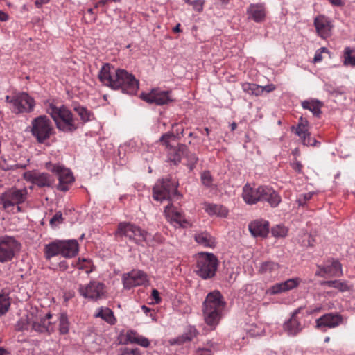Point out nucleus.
I'll use <instances>...</instances> for the list:
<instances>
[{"label":"nucleus","mask_w":355,"mask_h":355,"mask_svg":"<svg viewBox=\"0 0 355 355\" xmlns=\"http://www.w3.org/2000/svg\"><path fill=\"white\" fill-rule=\"evenodd\" d=\"M78 292L84 298L92 300H98L105 296L106 286L101 282L92 280L87 284H80L78 287Z\"/></svg>","instance_id":"10"},{"label":"nucleus","mask_w":355,"mask_h":355,"mask_svg":"<svg viewBox=\"0 0 355 355\" xmlns=\"http://www.w3.org/2000/svg\"><path fill=\"white\" fill-rule=\"evenodd\" d=\"M118 69L108 63L104 64L98 75L100 81L104 85L115 89Z\"/></svg>","instance_id":"15"},{"label":"nucleus","mask_w":355,"mask_h":355,"mask_svg":"<svg viewBox=\"0 0 355 355\" xmlns=\"http://www.w3.org/2000/svg\"><path fill=\"white\" fill-rule=\"evenodd\" d=\"M173 137H174V135L172 133H166L161 137L159 140L168 147L169 146V139Z\"/></svg>","instance_id":"55"},{"label":"nucleus","mask_w":355,"mask_h":355,"mask_svg":"<svg viewBox=\"0 0 355 355\" xmlns=\"http://www.w3.org/2000/svg\"><path fill=\"white\" fill-rule=\"evenodd\" d=\"M23 178L28 182H32L40 187H50L53 183L51 176L45 173H39L34 171H28L23 174Z\"/></svg>","instance_id":"16"},{"label":"nucleus","mask_w":355,"mask_h":355,"mask_svg":"<svg viewBox=\"0 0 355 355\" xmlns=\"http://www.w3.org/2000/svg\"><path fill=\"white\" fill-rule=\"evenodd\" d=\"M198 353L200 355H211V350L209 348H199Z\"/></svg>","instance_id":"59"},{"label":"nucleus","mask_w":355,"mask_h":355,"mask_svg":"<svg viewBox=\"0 0 355 355\" xmlns=\"http://www.w3.org/2000/svg\"><path fill=\"white\" fill-rule=\"evenodd\" d=\"M29 327V322L27 319L21 318L16 324L15 328L18 331H24L28 329Z\"/></svg>","instance_id":"48"},{"label":"nucleus","mask_w":355,"mask_h":355,"mask_svg":"<svg viewBox=\"0 0 355 355\" xmlns=\"http://www.w3.org/2000/svg\"><path fill=\"white\" fill-rule=\"evenodd\" d=\"M74 110L76 112L83 122H87L90 120L92 113L86 107L82 106H76L74 107Z\"/></svg>","instance_id":"40"},{"label":"nucleus","mask_w":355,"mask_h":355,"mask_svg":"<svg viewBox=\"0 0 355 355\" xmlns=\"http://www.w3.org/2000/svg\"><path fill=\"white\" fill-rule=\"evenodd\" d=\"M205 0H193L191 6L194 10L201 12L203 10Z\"/></svg>","instance_id":"50"},{"label":"nucleus","mask_w":355,"mask_h":355,"mask_svg":"<svg viewBox=\"0 0 355 355\" xmlns=\"http://www.w3.org/2000/svg\"><path fill=\"white\" fill-rule=\"evenodd\" d=\"M8 15L0 10V21H5L8 20Z\"/></svg>","instance_id":"61"},{"label":"nucleus","mask_w":355,"mask_h":355,"mask_svg":"<svg viewBox=\"0 0 355 355\" xmlns=\"http://www.w3.org/2000/svg\"><path fill=\"white\" fill-rule=\"evenodd\" d=\"M225 302L218 291H214L207 294L203 303V315L207 324L215 327L220 320Z\"/></svg>","instance_id":"2"},{"label":"nucleus","mask_w":355,"mask_h":355,"mask_svg":"<svg viewBox=\"0 0 355 355\" xmlns=\"http://www.w3.org/2000/svg\"><path fill=\"white\" fill-rule=\"evenodd\" d=\"M189 155V149L187 146L180 144L176 148L171 149L169 153V159L175 164L180 162L182 157Z\"/></svg>","instance_id":"29"},{"label":"nucleus","mask_w":355,"mask_h":355,"mask_svg":"<svg viewBox=\"0 0 355 355\" xmlns=\"http://www.w3.org/2000/svg\"><path fill=\"white\" fill-rule=\"evenodd\" d=\"M205 209L206 212L211 216L216 215L218 216L225 217L228 214V211L226 207L220 205L206 204Z\"/></svg>","instance_id":"34"},{"label":"nucleus","mask_w":355,"mask_h":355,"mask_svg":"<svg viewBox=\"0 0 355 355\" xmlns=\"http://www.w3.org/2000/svg\"><path fill=\"white\" fill-rule=\"evenodd\" d=\"M279 268V266L277 263L271 261H267L261 263L259 271L261 274H271L277 271Z\"/></svg>","instance_id":"37"},{"label":"nucleus","mask_w":355,"mask_h":355,"mask_svg":"<svg viewBox=\"0 0 355 355\" xmlns=\"http://www.w3.org/2000/svg\"><path fill=\"white\" fill-rule=\"evenodd\" d=\"M198 335V331L194 327H189L186 331L181 336L172 338L168 340L171 345H182L184 343L189 342Z\"/></svg>","instance_id":"27"},{"label":"nucleus","mask_w":355,"mask_h":355,"mask_svg":"<svg viewBox=\"0 0 355 355\" xmlns=\"http://www.w3.org/2000/svg\"><path fill=\"white\" fill-rule=\"evenodd\" d=\"M314 24L317 32L323 38L329 35L331 24L329 20L324 16H319L314 20Z\"/></svg>","instance_id":"26"},{"label":"nucleus","mask_w":355,"mask_h":355,"mask_svg":"<svg viewBox=\"0 0 355 355\" xmlns=\"http://www.w3.org/2000/svg\"><path fill=\"white\" fill-rule=\"evenodd\" d=\"M248 19H252L257 23L264 21L266 17V11L261 3H252L247 9Z\"/></svg>","instance_id":"22"},{"label":"nucleus","mask_w":355,"mask_h":355,"mask_svg":"<svg viewBox=\"0 0 355 355\" xmlns=\"http://www.w3.org/2000/svg\"><path fill=\"white\" fill-rule=\"evenodd\" d=\"M315 275L320 277H340L343 275L341 264L337 260L327 261L323 266H318Z\"/></svg>","instance_id":"19"},{"label":"nucleus","mask_w":355,"mask_h":355,"mask_svg":"<svg viewBox=\"0 0 355 355\" xmlns=\"http://www.w3.org/2000/svg\"><path fill=\"white\" fill-rule=\"evenodd\" d=\"M312 195L313 194L311 193H307L300 196L297 200L299 205H304L307 200H309L311 198Z\"/></svg>","instance_id":"51"},{"label":"nucleus","mask_w":355,"mask_h":355,"mask_svg":"<svg viewBox=\"0 0 355 355\" xmlns=\"http://www.w3.org/2000/svg\"><path fill=\"white\" fill-rule=\"evenodd\" d=\"M355 51L354 49L346 47L344 51V64L345 65H351L355 67V57L352 56V53Z\"/></svg>","instance_id":"39"},{"label":"nucleus","mask_w":355,"mask_h":355,"mask_svg":"<svg viewBox=\"0 0 355 355\" xmlns=\"http://www.w3.org/2000/svg\"><path fill=\"white\" fill-rule=\"evenodd\" d=\"M52 171L58 176L59 183L58 189L62 191H67L69 189V184H71L74 180L70 170L60 165H54Z\"/></svg>","instance_id":"17"},{"label":"nucleus","mask_w":355,"mask_h":355,"mask_svg":"<svg viewBox=\"0 0 355 355\" xmlns=\"http://www.w3.org/2000/svg\"><path fill=\"white\" fill-rule=\"evenodd\" d=\"M333 288H336L340 292H345L350 289L347 283L342 280H334V285Z\"/></svg>","instance_id":"44"},{"label":"nucleus","mask_w":355,"mask_h":355,"mask_svg":"<svg viewBox=\"0 0 355 355\" xmlns=\"http://www.w3.org/2000/svg\"><path fill=\"white\" fill-rule=\"evenodd\" d=\"M77 267L80 270H85L86 273L89 274L94 270V266L91 261L86 259H79L77 262Z\"/></svg>","instance_id":"41"},{"label":"nucleus","mask_w":355,"mask_h":355,"mask_svg":"<svg viewBox=\"0 0 355 355\" xmlns=\"http://www.w3.org/2000/svg\"><path fill=\"white\" fill-rule=\"evenodd\" d=\"M116 234L119 236H125L137 244H141L146 240L147 236V232L139 227L125 222L119 224Z\"/></svg>","instance_id":"9"},{"label":"nucleus","mask_w":355,"mask_h":355,"mask_svg":"<svg viewBox=\"0 0 355 355\" xmlns=\"http://www.w3.org/2000/svg\"><path fill=\"white\" fill-rule=\"evenodd\" d=\"M321 285L327 286L329 288H333L334 285V280L332 281H324L321 282Z\"/></svg>","instance_id":"60"},{"label":"nucleus","mask_w":355,"mask_h":355,"mask_svg":"<svg viewBox=\"0 0 355 355\" xmlns=\"http://www.w3.org/2000/svg\"><path fill=\"white\" fill-rule=\"evenodd\" d=\"M241 87L244 92L250 95L258 96L262 94V89L261 88V86L257 84L243 83L241 85Z\"/></svg>","instance_id":"36"},{"label":"nucleus","mask_w":355,"mask_h":355,"mask_svg":"<svg viewBox=\"0 0 355 355\" xmlns=\"http://www.w3.org/2000/svg\"><path fill=\"white\" fill-rule=\"evenodd\" d=\"M248 229L254 237H266L269 232V223L263 220H254L249 224Z\"/></svg>","instance_id":"23"},{"label":"nucleus","mask_w":355,"mask_h":355,"mask_svg":"<svg viewBox=\"0 0 355 355\" xmlns=\"http://www.w3.org/2000/svg\"><path fill=\"white\" fill-rule=\"evenodd\" d=\"M96 318H101L110 324H114L116 318L113 311L107 307H100L94 315Z\"/></svg>","instance_id":"32"},{"label":"nucleus","mask_w":355,"mask_h":355,"mask_svg":"<svg viewBox=\"0 0 355 355\" xmlns=\"http://www.w3.org/2000/svg\"><path fill=\"white\" fill-rule=\"evenodd\" d=\"M45 110L51 116L59 130L71 132L78 128L77 121L66 106L58 107L51 102H47L45 103Z\"/></svg>","instance_id":"3"},{"label":"nucleus","mask_w":355,"mask_h":355,"mask_svg":"<svg viewBox=\"0 0 355 355\" xmlns=\"http://www.w3.org/2000/svg\"><path fill=\"white\" fill-rule=\"evenodd\" d=\"M136 344L139 345L144 347H147L149 346L150 342L148 338L139 335Z\"/></svg>","instance_id":"54"},{"label":"nucleus","mask_w":355,"mask_h":355,"mask_svg":"<svg viewBox=\"0 0 355 355\" xmlns=\"http://www.w3.org/2000/svg\"><path fill=\"white\" fill-rule=\"evenodd\" d=\"M114 85L115 89H120L124 94L133 95L138 91L139 81L126 70L119 69Z\"/></svg>","instance_id":"7"},{"label":"nucleus","mask_w":355,"mask_h":355,"mask_svg":"<svg viewBox=\"0 0 355 355\" xmlns=\"http://www.w3.org/2000/svg\"><path fill=\"white\" fill-rule=\"evenodd\" d=\"M12 112L16 114L30 113L34 110L35 101L26 92L16 94L10 101Z\"/></svg>","instance_id":"11"},{"label":"nucleus","mask_w":355,"mask_h":355,"mask_svg":"<svg viewBox=\"0 0 355 355\" xmlns=\"http://www.w3.org/2000/svg\"><path fill=\"white\" fill-rule=\"evenodd\" d=\"M31 132L37 142L42 144L53 134L54 128L47 116L40 115L32 120Z\"/></svg>","instance_id":"4"},{"label":"nucleus","mask_w":355,"mask_h":355,"mask_svg":"<svg viewBox=\"0 0 355 355\" xmlns=\"http://www.w3.org/2000/svg\"><path fill=\"white\" fill-rule=\"evenodd\" d=\"M52 315L48 313L44 318H42L40 322H33L32 323V327L37 331L44 332L51 331L53 330L51 322L49 320Z\"/></svg>","instance_id":"33"},{"label":"nucleus","mask_w":355,"mask_h":355,"mask_svg":"<svg viewBox=\"0 0 355 355\" xmlns=\"http://www.w3.org/2000/svg\"><path fill=\"white\" fill-rule=\"evenodd\" d=\"M291 166L292 167V168L293 170H295V171H297V173H302V164L300 163V162H299L298 160H297L296 159H295L291 164Z\"/></svg>","instance_id":"52"},{"label":"nucleus","mask_w":355,"mask_h":355,"mask_svg":"<svg viewBox=\"0 0 355 355\" xmlns=\"http://www.w3.org/2000/svg\"><path fill=\"white\" fill-rule=\"evenodd\" d=\"M184 157L187 160V165L189 167L190 170H192L194 167L197 162L198 161V158L197 157L195 153H192L189 151V155L184 156Z\"/></svg>","instance_id":"45"},{"label":"nucleus","mask_w":355,"mask_h":355,"mask_svg":"<svg viewBox=\"0 0 355 355\" xmlns=\"http://www.w3.org/2000/svg\"><path fill=\"white\" fill-rule=\"evenodd\" d=\"M9 298L6 295L0 294V315L6 313L10 307Z\"/></svg>","instance_id":"43"},{"label":"nucleus","mask_w":355,"mask_h":355,"mask_svg":"<svg viewBox=\"0 0 355 355\" xmlns=\"http://www.w3.org/2000/svg\"><path fill=\"white\" fill-rule=\"evenodd\" d=\"M19 248V243L11 236L0 239V262H8L12 259L15 252Z\"/></svg>","instance_id":"12"},{"label":"nucleus","mask_w":355,"mask_h":355,"mask_svg":"<svg viewBox=\"0 0 355 355\" xmlns=\"http://www.w3.org/2000/svg\"><path fill=\"white\" fill-rule=\"evenodd\" d=\"M201 181L207 187L211 186L213 180L209 171H204L201 174Z\"/></svg>","instance_id":"46"},{"label":"nucleus","mask_w":355,"mask_h":355,"mask_svg":"<svg viewBox=\"0 0 355 355\" xmlns=\"http://www.w3.org/2000/svg\"><path fill=\"white\" fill-rule=\"evenodd\" d=\"M333 5L340 6L343 5V2L341 0H329Z\"/></svg>","instance_id":"62"},{"label":"nucleus","mask_w":355,"mask_h":355,"mask_svg":"<svg viewBox=\"0 0 355 355\" xmlns=\"http://www.w3.org/2000/svg\"><path fill=\"white\" fill-rule=\"evenodd\" d=\"M295 134L300 137L304 145L315 146L318 144L315 138L310 137L308 125L297 124L295 128Z\"/></svg>","instance_id":"25"},{"label":"nucleus","mask_w":355,"mask_h":355,"mask_svg":"<svg viewBox=\"0 0 355 355\" xmlns=\"http://www.w3.org/2000/svg\"><path fill=\"white\" fill-rule=\"evenodd\" d=\"M164 214L166 218L171 222H174L180 227H185L189 225L182 213L178 210L172 204L168 205L164 209Z\"/></svg>","instance_id":"20"},{"label":"nucleus","mask_w":355,"mask_h":355,"mask_svg":"<svg viewBox=\"0 0 355 355\" xmlns=\"http://www.w3.org/2000/svg\"><path fill=\"white\" fill-rule=\"evenodd\" d=\"M261 88L262 89V93L263 92H266L268 93L272 92L275 89V86L273 84L267 85L266 86H261Z\"/></svg>","instance_id":"57"},{"label":"nucleus","mask_w":355,"mask_h":355,"mask_svg":"<svg viewBox=\"0 0 355 355\" xmlns=\"http://www.w3.org/2000/svg\"><path fill=\"white\" fill-rule=\"evenodd\" d=\"M63 222L62 214L60 211L56 212V214L50 220V225L52 227H55L61 224Z\"/></svg>","instance_id":"47"},{"label":"nucleus","mask_w":355,"mask_h":355,"mask_svg":"<svg viewBox=\"0 0 355 355\" xmlns=\"http://www.w3.org/2000/svg\"><path fill=\"white\" fill-rule=\"evenodd\" d=\"M28 198V189L12 187L0 195V205L5 209L24 203Z\"/></svg>","instance_id":"6"},{"label":"nucleus","mask_w":355,"mask_h":355,"mask_svg":"<svg viewBox=\"0 0 355 355\" xmlns=\"http://www.w3.org/2000/svg\"><path fill=\"white\" fill-rule=\"evenodd\" d=\"M121 355H141L138 349L125 348L121 353Z\"/></svg>","instance_id":"53"},{"label":"nucleus","mask_w":355,"mask_h":355,"mask_svg":"<svg viewBox=\"0 0 355 355\" xmlns=\"http://www.w3.org/2000/svg\"><path fill=\"white\" fill-rule=\"evenodd\" d=\"M62 255L64 257H73L78 252V243L76 240L62 241Z\"/></svg>","instance_id":"28"},{"label":"nucleus","mask_w":355,"mask_h":355,"mask_svg":"<svg viewBox=\"0 0 355 355\" xmlns=\"http://www.w3.org/2000/svg\"><path fill=\"white\" fill-rule=\"evenodd\" d=\"M300 282L301 279L300 278H291L285 282L275 284L270 288L269 293L272 295H276L286 292L296 288Z\"/></svg>","instance_id":"21"},{"label":"nucleus","mask_w":355,"mask_h":355,"mask_svg":"<svg viewBox=\"0 0 355 355\" xmlns=\"http://www.w3.org/2000/svg\"><path fill=\"white\" fill-rule=\"evenodd\" d=\"M288 229L282 225H277L271 230L272 235L275 238H282L287 235Z\"/></svg>","instance_id":"42"},{"label":"nucleus","mask_w":355,"mask_h":355,"mask_svg":"<svg viewBox=\"0 0 355 355\" xmlns=\"http://www.w3.org/2000/svg\"><path fill=\"white\" fill-rule=\"evenodd\" d=\"M218 267V259L212 253L200 252L197 257V274L203 279L214 277Z\"/></svg>","instance_id":"5"},{"label":"nucleus","mask_w":355,"mask_h":355,"mask_svg":"<svg viewBox=\"0 0 355 355\" xmlns=\"http://www.w3.org/2000/svg\"><path fill=\"white\" fill-rule=\"evenodd\" d=\"M140 98L148 103H154L157 105H163L173 101L170 92L159 89H153L148 93H142Z\"/></svg>","instance_id":"13"},{"label":"nucleus","mask_w":355,"mask_h":355,"mask_svg":"<svg viewBox=\"0 0 355 355\" xmlns=\"http://www.w3.org/2000/svg\"><path fill=\"white\" fill-rule=\"evenodd\" d=\"M123 286L125 289L144 284L147 281V275L141 270H132L125 273L122 277Z\"/></svg>","instance_id":"14"},{"label":"nucleus","mask_w":355,"mask_h":355,"mask_svg":"<svg viewBox=\"0 0 355 355\" xmlns=\"http://www.w3.org/2000/svg\"><path fill=\"white\" fill-rule=\"evenodd\" d=\"M195 241L204 247L213 248L215 245V240L208 232H202L195 234Z\"/></svg>","instance_id":"31"},{"label":"nucleus","mask_w":355,"mask_h":355,"mask_svg":"<svg viewBox=\"0 0 355 355\" xmlns=\"http://www.w3.org/2000/svg\"><path fill=\"white\" fill-rule=\"evenodd\" d=\"M62 241H56L46 245L44 248L46 258L50 259L56 255H62Z\"/></svg>","instance_id":"30"},{"label":"nucleus","mask_w":355,"mask_h":355,"mask_svg":"<svg viewBox=\"0 0 355 355\" xmlns=\"http://www.w3.org/2000/svg\"><path fill=\"white\" fill-rule=\"evenodd\" d=\"M58 329L60 334H66L69 331V322L65 313H61L58 315Z\"/></svg>","instance_id":"38"},{"label":"nucleus","mask_w":355,"mask_h":355,"mask_svg":"<svg viewBox=\"0 0 355 355\" xmlns=\"http://www.w3.org/2000/svg\"><path fill=\"white\" fill-rule=\"evenodd\" d=\"M322 309V307L321 306H317L316 308L313 309H310L309 311V313L310 314H313L315 312H320Z\"/></svg>","instance_id":"63"},{"label":"nucleus","mask_w":355,"mask_h":355,"mask_svg":"<svg viewBox=\"0 0 355 355\" xmlns=\"http://www.w3.org/2000/svg\"><path fill=\"white\" fill-rule=\"evenodd\" d=\"M177 187V183L171 180L158 181L153 187V197L157 201L171 200L178 196Z\"/></svg>","instance_id":"8"},{"label":"nucleus","mask_w":355,"mask_h":355,"mask_svg":"<svg viewBox=\"0 0 355 355\" xmlns=\"http://www.w3.org/2000/svg\"><path fill=\"white\" fill-rule=\"evenodd\" d=\"M325 50V48H321L315 52L313 58V62H319L322 60V53L324 52Z\"/></svg>","instance_id":"56"},{"label":"nucleus","mask_w":355,"mask_h":355,"mask_svg":"<svg viewBox=\"0 0 355 355\" xmlns=\"http://www.w3.org/2000/svg\"><path fill=\"white\" fill-rule=\"evenodd\" d=\"M300 308L297 309L291 315V318L284 322V329L290 336L297 335L302 329V325L297 318Z\"/></svg>","instance_id":"24"},{"label":"nucleus","mask_w":355,"mask_h":355,"mask_svg":"<svg viewBox=\"0 0 355 355\" xmlns=\"http://www.w3.org/2000/svg\"><path fill=\"white\" fill-rule=\"evenodd\" d=\"M343 322V317L338 313H327L316 320V328L325 331L326 328H335Z\"/></svg>","instance_id":"18"},{"label":"nucleus","mask_w":355,"mask_h":355,"mask_svg":"<svg viewBox=\"0 0 355 355\" xmlns=\"http://www.w3.org/2000/svg\"><path fill=\"white\" fill-rule=\"evenodd\" d=\"M322 106V103L316 100L304 101L302 103V107L305 110H310L315 116L320 115Z\"/></svg>","instance_id":"35"},{"label":"nucleus","mask_w":355,"mask_h":355,"mask_svg":"<svg viewBox=\"0 0 355 355\" xmlns=\"http://www.w3.org/2000/svg\"><path fill=\"white\" fill-rule=\"evenodd\" d=\"M152 297L155 300L156 304H158L161 301V298L159 297V293L157 290L153 289L152 291Z\"/></svg>","instance_id":"58"},{"label":"nucleus","mask_w":355,"mask_h":355,"mask_svg":"<svg viewBox=\"0 0 355 355\" xmlns=\"http://www.w3.org/2000/svg\"><path fill=\"white\" fill-rule=\"evenodd\" d=\"M242 198L248 205L258 202H267L272 207H276L281 202V196L272 188L268 186L252 187L246 184L243 187Z\"/></svg>","instance_id":"1"},{"label":"nucleus","mask_w":355,"mask_h":355,"mask_svg":"<svg viewBox=\"0 0 355 355\" xmlns=\"http://www.w3.org/2000/svg\"><path fill=\"white\" fill-rule=\"evenodd\" d=\"M298 124L309 125V122L306 119H305L302 116H301L299 119Z\"/></svg>","instance_id":"64"},{"label":"nucleus","mask_w":355,"mask_h":355,"mask_svg":"<svg viewBox=\"0 0 355 355\" xmlns=\"http://www.w3.org/2000/svg\"><path fill=\"white\" fill-rule=\"evenodd\" d=\"M139 336V335L132 330H128L126 333V339L130 343L136 344Z\"/></svg>","instance_id":"49"}]
</instances>
